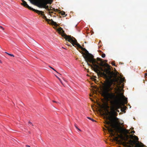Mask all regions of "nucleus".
<instances>
[{"instance_id": "1", "label": "nucleus", "mask_w": 147, "mask_h": 147, "mask_svg": "<svg viewBox=\"0 0 147 147\" xmlns=\"http://www.w3.org/2000/svg\"><path fill=\"white\" fill-rule=\"evenodd\" d=\"M107 74L104 72H99L98 76H104L107 78V81L102 84L101 89L102 91L98 92H124L123 88L124 82H125L124 78H117L116 75L113 72L107 69Z\"/></svg>"}, {"instance_id": "2", "label": "nucleus", "mask_w": 147, "mask_h": 147, "mask_svg": "<svg viewBox=\"0 0 147 147\" xmlns=\"http://www.w3.org/2000/svg\"><path fill=\"white\" fill-rule=\"evenodd\" d=\"M57 31H58L59 34H61V36L63 37H64V38L66 40H67L68 41L71 43L73 46L74 45L77 46L78 47L81 49V50L84 51L86 54L82 52V53L83 55V57L85 61L88 64V63H90L93 60H94V56L92 54L89 53L88 51H87L85 48L82 47L81 45L78 43L76 40L73 37L71 36L70 35H67L65 33L63 28L61 27H59L57 29Z\"/></svg>"}, {"instance_id": "3", "label": "nucleus", "mask_w": 147, "mask_h": 147, "mask_svg": "<svg viewBox=\"0 0 147 147\" xmlns=\"http://www.w3.org/2000/svg\"><path fill=\"white\" fill-rule=\"evenodd\" d=\"M94 60H93L90 63H92V64L88 63V65L90 66L91 68L96 73L101 72L100 71H103V70L101 67L104 66L103 62L102 59L98 57L97 58V60L100 61V63H99L95 59H94Z\"/></svg>"}, {"instance_id": "4", "label": "nucleus", "mask_w": 147, "mask_h": 147, "mask_svg": "<svg viewBox=\"0 0 147 147\" xmlns=\"http://www.w3.org/2000/svg\"><path fill=\"white\" fill-rule=\"evenodd\" d=\"M30 3L33 4L37 5L40 8H43L48 10H53V9H49V6L47 5L48 4H51L53 0H28Z\"/></svg>"}, {"instance_id": "5", "label": "nucleus", "mask_w": 147, "mask_h": 147, "mask_svg": "<svg viewBox=\"0 0 147 147\" xmlns=\"http://www.w3.org/2000/svg\"><path fill=\"white\" fill-rule=\"evenodd\" d=\"M34 10L35 11L34 12H36L39 15H40L42 16V18L45 20L47 22L48 24H51L56 27L59 26V25L57 24V23L53 21L52 19L50 20L47 19L46 16H45L44 12L36 9Z\"/></svg>"}, {"instance_id": "6", "label": "nucleus", "mask_w": 147, "mask_h": 147, "mask_svg": "<svg viewBox=\"0 0 147 147\" xmlns=\"http://www.w3.org/2000/svg\"><path fill=\"white\" fill-rule=\"evenodd\" d=\"M116 131L117 132V135L118 136L119 138H120L121 139V140H117L119 142V144L123 145V146L125 147H131V145L129 146L128 145L129 144L128 143L124 142L122 140H124V138L123 135L122 134V132L119 130H117Z\"/></svg>"}, {"instance_id": "7", "label": "nucleus", "mask_w": 147, "mask_h": 147, "mask_svg": "<svg viewBox=\"0 0 147 147\" xmlns=\"http://www.w3.org/2000/svg\"><path fill=\"white\" fill-rule=\"evenodd\" d=\"M105 124L108 125L105 126V127L107 129L110 135L112 136H115V133L114 132L113 128V126L111 122L107 119L105 121Z\"/></svg>"}, {"instance_id": "8", "label": "nucleus", "mask_w": 147, "mask_h": 147, "mask_svg": "<svg viewBox=\"0 0 147 147\" xmlns=\"http://www.w3.org/2000/svg\"><path fill=\"white\" fill-rule=\"evenodd\" d=\"M109 92H91L90 94V97H92L93 98H97L96 96L99 94L98 93H99L101 94H103L102 93H108Z\"/></svg>"}, {"instance_id": "9", "label": "nucleus", "mask_w": 147, "mask_h": 147, "mask_svg": "<svg viewBox=\"0 0 147 147\" xmlns=\"http://www.w3.org/2000/svg\"><path fill=\"white\" fill-rule=\"evenodd\" d=\"M22 4L24 6L26 7L29 9L32 10L34 11H35L34 10H35V9H34L32 8L31 7L29 6L25 1H23V2L22 3Z\"/></svg>"}, {"instance_id": "10", "label": "nucleus", "mask_w": 147, "mask_h": 147, "mask_svg": "<svg viewBox=\"0 0 147 147\" xmlns=\"http://www.w3.org/2000/svg\"><path fill=\"white\" fill-rule=\"evenodd\" d=\"M53 11L55 12H58L59 11L60 12V13H61L62 16H63L65 14V12L63 11H61L57 9H55V8H53Z\"/></svg>"}, {"instance_id": "11", "label": "nucleus", "mask_w": 147, "mask_h": 147, "mask_svg": "<svg viewBox=\"0 0 147 147\" xmlns=\"http://www.w3.org/2000/svg\"><path fill=\"white\" fill-rule=\"evenodd\" d=\"M112 110V111L111 113V114L112 115L114 116H116L117 115V113L115 111V110L114 108H113Z\"/></svg>"}, {"instance_id": "12", "label": "nucleus", "mask_w": 147, "mask_h": 147, "mask_svg": "<svg viewBox=\"0 0 147 147\" xmlns=\"http://www.w3.org/2000/svg\"><path fill=\"white\" fill-rule=\"evenodd\" d=\"M124 98V102L125 104H127V98H126L125 96H123Z\"/></svg>"}, {"instance_id": "13", "label": "nucleus", "mask_w": 147, "mask_h": 147, "mask_svg": "<svg viewBox=\"0 0 147 147\" xmlns=\"http://www.w3.org/2000/svg\"><path fill=\"white\" fill-rule=\"evenodd\" d=\"M5 53H7V55H9V56H10L13 57H14V56L13 54L9 53L6 52H5Z\"/></svg>"}, {"instance_id": "14", "label": "nucleus", "mask_w": 147, "mask_h": 147, "mask_svg": "<svg viewBox=\"0 0 147 147\" xmlns=\"http://www.w3.org/2000/svg\"><path fill=\"white\" fill-rule=\"evenodd\" d=\"M87 118H88V119L91 120L92 121H93V122H94L95 121V120L92 118H91L90 117H87Z\"/></svg>"}, {"instance_id": "15", "label": "nucleus", "mask_w": 147, "mask_h": 147, "mask_svg": "<svg viewBox=\"0 0 147 147\" xmlns=\"http://www.w3.org/2000/svg\"><path fill=\"white\" fill-rule=\"evenodd\" d=\"M107 108L106 109V110H107V111L108 113H110L109 112V110L107 109V108H109V107L108 105H107Z\"/></svg>"}, {"instance_id": "16", "label": "nucleus", "mask_w": 147, "mask_h": 147, "mask_svg": "<svg viewBox=\"0 0 147 147\" xmlns=\"http://www.w3.org/2000/svg\"><path fill=\"white\" fill-rule=\"evenodd\" d=\"M55 76L60 81V82L61 83H62V82H61V80L56 75H55Z\"/></svg>"}, {"instance_id": "17", "label": "nucleus", "mask_w": 147, "mask_h": 147, "mask_svg": "<svg viewBox=\"0 0 147 147\" xmlns=\"http://www.w3.org/2000/svg\"><path fill=\"white\" fill-rule=\"evenodd\" d=\"M101 56L102 58H104L105 56V55L104 53H102L101 55Z\"/></svg>"}, {"instance_id": "18", "label": "nucleus", "mask_w": 147, "mask_h": 147, "mask_svg": "<svg viewBox=\"0 0 147 147\" xmlns=\"http://www.w3.org/2000/svg\"><path fill=\"white\" fill-rule=\"evenodd\" d=\"M105 66L106 67H110V66L108 64H105Z\"/></svg>"}, {"instance_id": "19", "label": "nucleus", "mask_w": 147, "mask_h": 147, "mask_svg": "<svg viewBox=\"0 0 147 147\" xmlns=\"http://www.w3.org/2000/svg\"><path fill=\"white\" fill-rule=\"evenodd\" d=\"M134 137H135V139L137 140H138V137L136 136H134Z\"/></svg>"}, {"instance_id": "20", "label": "nucleus", "mask_w": 147, "mask_h": 147, "mask_svg": "<svg viewBox=\"0 0 147 147\" xmlns=\"http://www.w3.org/2000/svg\"><path fill=\"white\" fill-rule=\"evenodd\" d=\"M49 67H50L51 69H53V70H54L55 71H56L57 73H58V72H57V71H56V70H55L54 68H53V67H51V66H50Z\"/></svg>"}, {"instance_id": "21", "label": "nucleus", "mask_w": 147, "mask_h": 147, "mask_svg": "<svg viewBox=\"0 0 147 147\" xmlns=\"http://www.w3.org/2000/svg\"><path fill=\"white\" fill-rule=\"evenodd\" d=\"M53 102H55V103H56L57 104H58V103L60 104V103L59 102L56 101H55L54 100H53Z\"/></svg>"}, {"instance_id": "22", "label": "nucleus", "mask_w": 147, "mask_h": 147, "mask_svg": "<svg viewBox=\"0 0 147 147\" xmlns=\"http://www.w3.org/2000/svg\"><path fill=\"white\" fill-rule=\"evenodd\" d=\"M111 64L113 65H114V66H116V65H115V63H114V62H112L111 63Z\"/></svg>"}, {"instance_id": "23", "label": "nucleus", "mask_w": 147, "mask_h": 147, "mask_svg": "<svg viewBox=\"0 0 147 147\" xmlns=\"http://www.w3.org/2000/svg\"><path fill=\"white\" fill-rule=\"evenodd\" d=\"M0 28L2 29L3 30H4V28L2 26H0Z\"/></svg>"}, {"instance_id": "24", "label": "nucleus", "mask_w": 147, "mask_h": 147, "mask_svg": "<svg viewBox=\"0 0 147 147\" xmlns=\"http://www.w3.org/2000/svg\"><path fill=\"white\" fill-rule=\"evenodd\" d=\"M144 76H145V77L146 76H147V73H146L145 74V75H144Z\"/></svg>"}, {"instance_id": "25", "label": "nucleus", "mask_w": 147, "mask_h": 147, "mask_svg": "<svg viewBox=\"0 0 147 147\" xmlns=\"http://www.w3.org/2000/svg\"><path fill=\"white\" fill-rule=\"evenodd\" d=\"M28 123H30V124H32V126H33V124H32V123H31V122H30V121H29V122H28Z\"/></svg>"}, {"instance_id": "26", "label": "nucleus", "mask_w": 147, "mask_h": 147, "mask_svg": "<svg viewBox=\"0 0 147 147\" xmlns=\"http://www.w3.org/2000/svg\"><path fill=\"white\" fill-rule=\"evenodd\" d=\"M26 147H30V146L28 145H26Z\"/></svg>"}, {"instance_id": "27", "label": "nucleus", "mask_w": 147, "mask_h": 147, "mask_svg": "<svg viewBox=\"0 0 147 147\" xmlns=\"http://www.w3.org/2000/svg\"><path fill=\"white\" fill-rule=\"evenodd\" d=\"M131 133H135V131H133L131 132Z\"/></svg>"}, {"instance_id": "28", "label": "nucleus", "mask_w": 147, "mask_h": 147, "mask_svg": "<svg viewBox=\"0 0 147 147\" xmlns=\"http://www.w3.org/2000/svg\"><path fill=\"white\" fill-rule=\"evenodd\" d=\"M115 110V111H116L118 112H119V110H117V109H116V110Z\"/></svg>"}, {"instance_id": "29", "label": "nucleus", "mask_w": 147, "mask_h": 147, "mask_svg": "<svg viewBox=\"0 0 147 147\" xmlns=\"http://www.w3.org/2000/svg\"><path fill=\"white\" fill-rule=\"evenodd\" d=\"M75 126V127H76V128L78 129V127L76 125Z\"/></svg>"}, {"instance_id": "30", "label": "nucleus", "mask_w": 147, "mask_h": 147, "mask_svg": "<svg viewBox=\"0 0 147 147\" xmlns=\"http://www.w3.org/2000/svg\"><path fill=\"white\" fill-rule=\"evenodd\" d=\"M78 130H79L80 131H81V130L80 129H79V128H78Z\"/></svg>"}, {"instance_id": "31", "label": "nucleus", "mask_w": 147, "mask_h": 147, "mask_svg": "<svg viewBox=\"0 0 147 147\" xmlns=\"http://www.w3.org/2000/svg\"><path fill=\"white\" fill-rule=\"evenodd\" d=\"M3 91L2 90L0 89V91Z\"/></svg>"}, {"instance_id": "32", "label": "nucleus", "mask_w": 147, "mask_h": 147, "mask_svg": "<svg viewBox=\"0 0 147 147\" xmlns=\"http://www.w3.org/2000/svg\"><path fill=\"white\" fill-rule=\"evenodd\" d=\"M21 1H22V3L23 2V1H24V0H21Z\"/></svg>"}, {"instance_id": "33", "label": "nucleus", "mask_w": 147, "mask_h": 147, "mask_svg": "<svg viewBox=\"0 0 147 147\" xmlns=\"http://www.w3.org/2000/svg\"><path fill=\"white\" fill-rule=\"evenodd\" d=\"M121 93H122L121 94H123V92H121Z\"/></svg>"}, {"instance_id": "34", "label": "nucleus", "mask_w": 147, "mask_h": 147, "mask_svg": "<svg viewBox=\"0 0 147 147\" xmlns=\"http://www.w3.org/2000/svg\"><path fill=\"white\" fill-rule=\"evenodd\" d=\"M67 45L68 46H70V45H69V44H67Z\"/></svg>"}, {"instance_id": "35", "label": "nucleus", "mask_w": 147, "mask_h": 147, "mask_svg": "<svg viewBox=\"0 0 147 147\" xmlns=\"http://www.w3.org/2000/svg\"><path fill=\"white\" fill-rule=\"evenodd\" d=\"M93 92H96L97 91H93Z\"/></svg>"}, {"instance_id": "36", "label": "nucleus", "mask_w": 147, "mask_h": 147, "mask_svg": "<svg viewBox=\"0 0 147 147\" xmlns=\"http://www.w3.org/2000/svg\"><path fill=\"white\" fill-rule=\"evenodd\" d=\"M142 144V145L143 146H144V144H143L142 143H141Z\"/></svg>"}, {"instance_id": "37", "label": "nucleus", "mask_w": 147, "mask_h": 147, "mask_svg": "<svg viewBox=\"0 0 147 147\" xmlns=\"http://www.w3.org/2000/svg\"><path fill=\"white\" fill-rule=\"evenodd\" d=\"M49 12H50V13H53V12H51L50 11Z\"/></svg>"}, {"instance_id": "38", "label": "nucleus", "mask_w": 147, "mask_h": 147, "mask_svg": "<svg viewBox=\"0 0 147 147\" xmlns=\"http://www.w3.org/2000/svg\"><path fill=\"white\" fill-rule=\"evenodd\" d=\"M1 63V60H0V63Z\"/></svg>"}, {"instance_id": "39", "label": "nucleus", "mask_w": 147, "mask_h": 147, "mask_svg": "<svg viewBox=\"0 0 147 147\" xmlns=\"http://www.w3.org/2000/svg\"><path fill=\"white\" fill-rule=\"evenodd\" d=\"M90 99H91L92 100V99L91 98H90Z\"/></svg>"}]
</instances>
